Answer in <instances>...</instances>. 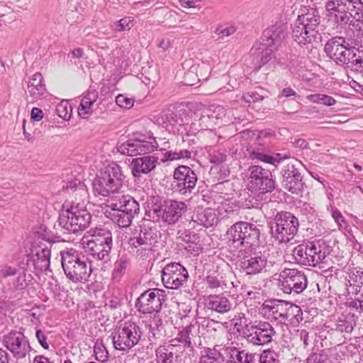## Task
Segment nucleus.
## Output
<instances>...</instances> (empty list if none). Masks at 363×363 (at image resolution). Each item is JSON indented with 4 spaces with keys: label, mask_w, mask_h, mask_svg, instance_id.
<instances>
[{
    "label": "nucleus",
    "mask_w": 363,
    "mask_h": 363,
    "mask_svg": "<svg viewBox=\"0 0 363 363\" xmlns=\"http://www.w3.org/2000/svg\"><path fill=\"white\" fill-rule=\"evenodd\" d=\"M62 266L68 279L75 284H85L89 281L92 269L77 251L69 249L60 252Z\"/></svg>",
    "instance_id": "f257e3e1"
},
{
    "label": "nucleus",
    "mask_w": 363,
    "mask_h": 363,
    "mask_svg": "<svg viewBox=\"0 0 363 363\" xmlns=\"http://www.w3.org/2000/svg\"><path fill=\"white\" fill-rule=\"evenodd\" d=\"M123 179L121 167L113 163L102 169L94 178L93 191L96 195L109 196L118 192L123 186Z\"/></svg>",
    "instance_id": "f03ea898"
},
{
    "label": "nucleus",
    "mask_w": 363,
    "mask_h": 363,
    "mask_svg": "<svg viewBox=\"0 0 363 363\" xmlns=\"http://www.w3.org/2000/svg\"><path fill=\"white\" fill-rule=\"evenodd\" d=\"M298 228V219L291 213H278L271 226L272 237L279 243H287L294 239Z\"/></svg>",
    "instance_id": "7ed1b4c3"
},
{
    "label": "nucleus",
    "mask_w": 363,
    "mask_h": 363,
    "mask_svg": "<svg viewBox=\"0 0 363 363\" xmlns=\"http://www.w3.org/2000/svg\"><path fill=\"white\" fill-rule=\"evenodd\" d=\"M156 140L152 135L145 136L134 133L133 138L118 145V151L124 155L133 157L152 152L157 148Z\"/></svg>",
    "instance_id": "20e7f679"
},
{
    "label": "nucleus",
    "mask_w": 363,
    "mask_h": 363,
    "mask_svg": "<svg viewBox=\"0 0 363 363\" xmlns=\"http://www.w3.org/2000/svg\"><path fill=\"white\" fill-rule=\"evenodd\" d=\"M91 221V216L86 209L72 206L62 210L59 217V224L68 232L77 233L86 228Z\"/></svg>",
    "instance_id": "39448f33"
},
{
    "label": "nucleus",
    "mask_w": 363,
    "mask_h": 363,
    "mask_svg": "<svg viewBox=\"0 0 363 363\" xmlns=\"http://www.w3.org/2000/svg\"><path fill=\"white\" fill-rule=\"evenodd\" d=\"M226 235L228 241L238 247L244 243L254 244L259 239V231L253 224L240 221L233 225Z\"/></svg>",
    "instance_id": "423d86ee"
},
{
    "label": "nucleus",
    "mask_w": 363,
    "mask_h": 363,
    "mask_svg": "<svg viewBox=\"0 0 363 363\" xmlns=\"http://www.w3.org/2000/svg\"><path fill=\"white\" fill-rule=\"evenodd\" d=\"M318 18L313 15L298 16L293 29V38L299 45L311 43L317 33Z\"/></svg>",
    "instance_id": "0eeeda50"
},
{
    "label": "nucleus",
    "mask_w": 363,
    "mask_h": 363,
    "mask_svg": "<svg viewBox=\"0 0 363 363\" xmlns=\"http://www.w3.org/2000/svg\"><path fill=\"white\" fill-rule=\"evenodd\" d=\"M142 335L140 327L133 322L125 323L118 328L113 337L114 347L118 350H126L136 345Z\"/></svg>",
    "instance_id": "6e6552de"
},
{
    "label": "nucleus",
    "mask_w": 363,
    "mask_h": 363,
    "mask_svg": "<svg viewBox=\"0 0 363 363\" xmlns=\"http://www.w3.org/2000/svg\"><path fill=\"white\" fill-rule=\"evenodd\" d=\"M278 285L286 294H299L307 287V279L297 269H285L279 275Z\"/></svg>",
    "instance_id": "1a4fd4ad"
},
{
    "label": "nucleus",
    "mask_w": 363,
    "mask_h": 363,
    "mask_svg": "<svg viewBox=\"0 0 363 363\" xmlns=\"http://www.w3.org/2000/svg\"><path fill=\"white\" fill-rule=\"evenodd\" d=\"M324 51L326 55L337 65H349V56L352 52V47L350 45L345 38L335 36L326 42Z\"/></svg>",
    "instance_id": "9d476101"
},
{
    "label": "nucleus",
    "mask_w": 363,
    "mask_h": 363,
    "mask_svg": "<svg viewBox=\"0 0 363 363\" xmlns=\"http://www.w3.org/2000/svg\"><path fill=\"white\" fill-rule=\"evenodd\" d=\"M189 273L182 264L176 262L167 264L162 272V281L166 288L178 289L186 283Z\"/></svg>",
    "instance_id": "9b49d317"
},
{
    "label": "nucleus",
    "mask_w": 363,
    "mask_h": 363,
    "mask_svg": "<svg viewBox=\"0 0 363 363\" xmlns=\"http://www.w3.org/2000/svg\"><path fill=\"white\" fill-rule=\"evenodd\" d=\"M166 299L164 291L158 289H149L142 294L138 299L137 307L143 313L159 311L162 302Z\"/></svg>",
    "instance_id": "f8f14e48"
},
{
    "label": "nucleus",
    "mask_w": 363,
    "mask_h": 363,
    "mask_svg": "<svg viewBox=\"0 0 363 363\" xmlns=\"http://www.w3.org/2000/svg\"><path fill=\"white\" fill-rule=\"evenodd\" d=\"M186 211V206L184 202L172 199L164 201L159 208L153 209V211L157 213L158 217L169 224L175 223Z\"/></svg>",
    "instance_id": "ddd939ff"
},
{
    "label": "nucleus",
    "mask_w": 363,
    "mask_h": 363,
    "mask_svg": "<svg viewBox=\"0 0 363 363\" xmlns=\"http://www.w3.org/2000/svg\"><path fill=\"white\" fill-rule=\"evenodd\" d=\"M173 179L176 183L177 191L182 194L191 192L197 182V177L194 172L185 165H180L175 169Z\"/></svg>",
    "instance_id": "4468645a"
},
{
    "label": "nucleus",
    "mask_w": 363,
    "mask_h": 363,
    "mask_svg": "<svg viewBox=\"0 0 363 363\" xmlns=\"http://www.w3.org/2000/svg\"><path fill=\"white\" fill-rule=\"evenodd\" d=\"M247 188L252 191L264 194L273 189L274 182L262 167L255 165L250 168Z\"/></svg>",
    "instance_id": "2eb2a0df"
},
{
    "label": "nucleus",
    "mask_w": 363,
    "mask_h": 363,
    "mask_svg": "<svg viewBox=\"0 0 363 363\" xmlns=\"http://www.w3.org/2000/svg\"><path fill=\"white\" fill-rule=\"evenodd\" d=\"M4 345L13 355L18 358L25 357L28 348V343L23 333L12 331L4 337Z\"/></svg>",
    "instance_id": "dca6fc26"
},
{
    "label": "nucleus",
    "mask_w": 363,
    "mask_h": 363,
    "mask_svg": "<svg viewBox=\"0 0 363 363\" xmlns=\"http://www.w3.org/2000/svg\"><path fill=\"white\" fill-rule=\"evenodd\" d=\"M326 15L335 22H346L350 16L354 17L352 10L347 6V0H330L325 6Z\"/></svg>",
    "instance_id": "f3484780"
},
{
    "label": "nucleus",
    "mask_w": 363,
    "mask_h": 363,
    "mask_svg": "<svg viewBox=\"0 0 363 363\" xmlns=\"http://www.w3.org/2000/svg\"><path fill=\"white\" fill-rule=\"evenodd\" d=\"M248 340L254 345H262L272 341L274 334V328L266 322L259 323L257 325H251L247 330Z\"/></svg>",
    "instance_id": "a211bd4d"
},
{
    "label": "nucleus",
    "mask_w": 363,
    "mask_h": 363,
    "mask_svg": "<svg viewBox=\"0 0 363 363\" xmlns=\"http://www.w3.org/2000/svg\"><path fill=\"white\" fill-rule=\"evenodd\" d=\"M106 207L118 208L120 211L131 216L133 218L139 211L138 202L129 196H122L118 199L111 197L107 200Z\"/></svg>",
    "instance_id": "6ab92c4d"
},
{
    "label": "nucleus",
    "mask_w": 363,
    "mask_h": 363,
    "mask_svg": "<svg viewBox=\"0 0 363 363\" xmlns=\"http://www.w3.org/2000/svg\"><path fill=\"white\" fill-rule=\"evenodd\" d=\"M157 164V157L154 156L135 158L130 164L132 174L134 177L140 176L141 174H147L154 169Z\"/></svg>",
    "instance_id": "aec40b11"
},
{
    "label": "nucleus",
    "mask_w": 363,
    "mask_h": 363,
    "mask_svg": "<svg viewBox=\"0 0 363 363\" xmlns=\"http://www.w3.org/2000/svg\"><path fill=\"white\" fill-rule=\"evenodd\" d=\"M101 208L106 217L111 218L120 227L125 228L130 225L133 217L120 211L118 208L106 207V202L103 204Z\"/></svg>",
    "instance_id": "412c9836"
},
{
    "label": "nucleus",
    "mask_w": 363,
    "mask_h": 363,
    "mask_svg": "<svg viewBox=\"0 0 363 363\" xmlns=\"http://www.w3.org/2000/svg\"><path fill=\"white\" fill-rule=\"evenodd\" d=\"M272 51L267 48L265 45H259L257 48H252L251 57L253 58V68L259 69L271 60Z\"/></svg>",
    "instance_id": "4be33fe9"
},
{
    "label": "nucleus",
    "mask_w": 363,
    "mask_h": 363,
    "mask_svg": "<svg viewBox=\"0 0 363 363\" xmlns=\"http://www.w3.org/2000/svg\"><path fill=\"white\" fill-rule=\"evenodd\" d=\"M93 235L98 252L99 251L100 255H104V257L111 249L112 237L111 232L106 230H99Z\"/></svg>",
    "instance_id": "5701e85b"
},
{
    "label": "nucleus",
    "mask_w": 363,
    "mask_h": 363,
    "mask_svg": "<svg viewBox=\"0 0 363 363\" xmlns=\"http://www.w3.org/2000/svg\"><path fill=\"white\" fill-rule=\"evenodd\" d=\"M28 92L33 99L40 98L45 91V85L43 84V77L40 72H36L30 78L28 86Z\"/></svg>",
    "instance_id": "b1692460"
},
{
    "label": "nucleus",
    "mask_w": 363,
    "mask_h": 363,
    "mask_svg": "<svg viewBox=\"0 0 363 363\" xmlns=\"http://www.w3.org/2000/svg\"><path fill=\"white\" fill-rule=\"evenodd\" d=\"M97 99V94L95 91L88 92L82 99L78 108V114L83 118H87L92 113V106Z\"/></svg>",
    "instance_id": "393cba45"
},
{
    "label": "nucleus",
    "mask_w": 363,
    "mask_h": 363,
    "mask_svg": "<svg viewBox=\"0 0 363 363\" xmlns=\"http://www.w3.org/2000/svg\"><path fill=\"white\" fill-rule=\"evenodd\" d=\"M243 268L248 274H256L261 273L264 269L267 260L262 257H251L243 263Z\"/></svg>",
    "instance_id": "a878e982"
},
{
    "label": "nucleus",
    "mask_w": 363,
    "mask_h": 363,
    "mask_svg": "<svg viewBox=\"0 0 363 363\" xmlns=\"http://www.w3.org/2000/svg\"><path fill=\"white\" fill-rule=\"evenodd\" d=\"M208 306L212 310L221 313H226L231 308V303L228 298L220 296H210Z\"/></svg>",
    "instance_id": "bb28decb"
},
{
    "label": "nucleus",
    "mask_w": 363,
    "mask_h": 363,
    "mask_svg": "<svg viewBox=\"0 0 363 363\" xmlns=\"http://www.w3.org/2000/svg\"><path fill=\"white\" fill-rule=\"evenodd\" d=\"M174 346L169 345L167 346L161 345L156 350L157 363H173L174 359Z\"/></svg>",
    "instance_id": "cd10ccee"
},
{
    "label": "nucleus",
    "mask_w": 363,
    "mask_h": 363,
    "mask_svg": "<svg viewBox=\"0 0 363 363\" xmlns=\"http://www.w3.org/2000/svg\"><path fill=\"white\" fill-rule=\"evenodd\" d=\"M306 99L313 104H322L327 106H333L336 103V100L333 97L322 94H310L306 96Z\"/></svg>",
    "instance_id": "c85d7f7f"
},
{
    "label": "nucleus",
    "mask_w": 363,
    "mask_h": 363,
    "mask_svg": "<svg viewBox=\"0 0 363 363\" xmlns=\"http://www.w3.org/2000/svg\"><path fill=\"white\" fill-rule=\"evenodd\" d=\"M191 157V152L188 150H169L164 153V161H174L181 159H189Z\"/></svg>",
    "instance_id": "c756f323"
},
{
    "label": "nucleus",
    "mask_w": 363,
    "mask_h": 363,
    "mask_svg": "<svg viewBox=\"0 0 363 363\" xmlns=\"http://www.w3.org/2000/svg\"><path fill=\"white\" fill-rule=\"evenodd\" d=\"M115 26L117 27L116 30L121 32V31H128L130 30L134 26V18L130 16H125L119 21H116Z\"/></svg>",
    "instance_id": "7c9ffc66"
},
{
    "label": "nucleus",
    "mask_w": 363,
    "mask_h": 363,
    "mask_svg": "<svg viewBox=\"0 0 363 363\" xmlns=\"http://www.w3.org/2000/svg\"><path fill=\"white\" fill-rule=\"evenodd\" d=\"M349 56L350 64L352 66L363 67V52L352 47V52Z\"/></svg>",
    "instance_id": "2f4dec72"
},
{
    "label": "nucleus",
    "mask_w": 363,
    "mask_h": 363,
    "mask_svg": "<svg viewBox=\"0 0 363 363\" xmlns=\"http://www.w3.org/2000/svg\"><path fill=\"white\" fill-rule=\"evenodd\" d=\"M306 246L307 247L306 259L308 262H318L321 259V255L318 253V248L313 242H310Z\"/></svg>",
    "instance_id": "473e14b6"
},
{
    "label": "nucleus",
    "mask_w": 363,
    "mask_h": 363,
    "mask_svg": "<svg viewBox=\"0 0 363 363\" xmlns=\"http://www.w3.org/2000/svg\"><path fill=\"white\" fill-rule=\"evenodd\" d=\"M285 308L286 311L284 315V320L291 321L299 313H301V308L296 305L286 303Z\"/></svg>",
    "instance_id": "72a5a7b5"
},
{
    "label": "nucleus",
    "mask_w": 363,
    "mask_h": 363,
    "mask_svg": "<svg viewBox=\"0 0 363 363\" xmlns=\"http://www.w3.org/2000/svg\"><path fill=\"white\" fill-rule=\"evenodd\" d=\"M116 103L121 108L130 109L134 105V99L123 94H119L116 98Z\"/></svg>",
    "instance_id": "f704fd0d"
},
{
    "label": "nucleus",
    "mask_w": 363,
    "mask_h": 363,
    "mask_svg": "<svg viewBox=\"0 0 363 363\" xmlns=\"http://www.w3.org/2000/svg\"><path fill=\"white\" fill-rule=\"evenodd\" d=\"M85 245V248H86L94 256L97 257L99 259H104V255H100L99 251L98 252V248L96 247V244H95V240L94 239V235H92L90 239H87L86 241L84 240L83 242Z\"/></svg>",
    "instance_id": "c9c22d12"
},
{
    "label": "nucleus",
    "mask_w": 363,
    "mask_h": 363,
    "mask_svg": "<svg viewBox=\"0 0 363 363\" xmlns=\"http://www.w3.org/2000/svg\"><path fill=\"white\" fill-rule=\"evenodd\" d=\"M235 327L237 328L238 332L243 331L245 328L248 330L249 324L247 318L245 317V314L239 313L236 321L234 323Z\"/></svg>",
    "instance_id": "e433bc0d"
},
{
    "label": "nucleus",
    "mask_w": 363,
    "mask_h": 363,
    "mask_svg": "<svg viewBox=\"0 0 363 363\" xmlns=\"http://www.w3.org/2000/svg\"><path fill=\"white\" fill-rule=\"evenodd\" d=\"M94 353L96 359L100 362H105L108 359V352L103 345H97L94 347Z\"/></svg>",
    "instance_id": "4c0bfd02"
},
{
    "label": "nucleus",
    "mask_w": 363,
    "mask_h": 363,
    "mask_svg": "<svg viewBox=\"0 0 363 363\" xmlns=\"http://www.w3.org/2000/svg\"><path fill=\"white\" fill-rule=\"evenodd\" d=\"M260 363H274L275 354L272 350H264L259 357Z\"/></svg>",
    "instance_id": "58836bf2"
},
{
    "label": "nucleus",
    "mask_w": 363,
    "mask_h": 363,
    "mask_svg": "<svg viewBox=\"0 0 363 363\" xmlns=\"http://www.w3.org/2000/svg\"><path fill=\"white\" fill-rule=\"evenodd\" d=\"M286 303L281 302L280 304H278L277 306H273L272 308V313L275 315L274 318L276 319L281 318L284 320V315L285 313L286 310Z\"/></svg>",
    "instance_id": "ea45409f"
},
{
    "label": "nucleus",
    "mask_w": 363,
    "mask_h": 363,
    "mask_svg": "<svg viewBox=\"0 0 363 363\" xmlns=\"http://www.w3.org/2000/svg\"><path fill=\"white\" fill-rule=\"evenodd\" d=\"M252 158H256L263 162L274 164V160L272 158V156H269L260 152H253L252 153Z\"/></svg>",
    "instance_id": "a19ab883"
},
{
    "label": "nucleus",
    "mask_w": 363,
    "mask_h": 363,
    "mask_svg": "<svg viewBox=\"0 0 363 363\" xmlns=\"http://www.w3.org/2000/svg\"><path fill=\"white\" fill-rule=\"evenodd\" d=\"M58 116L63 119H69L70 118V112L67 110V103H62L57 108Z\"/></svg>",
    "instance_id": "79ce46f5"
},
{
    "label": "nucleus",
    "mask_w": 363,
    "mask_h": 363,
    "mask_svg": "<svg viewBox=\"0 0 363 363\" xmlns=\"http://www.w3.org/2000/svg\"><path fill=\"white\" fill-rule=\"evenodd\" d=\"M307 247L305 245H299L294 250V255L299 258V260L306 259Z\"/></svg>",
    "instance_id": "37998d69"
},
{
    "label": "nucleus",
    "mask_w": 363,
    "mask_h": 363,
    "mask_svg": "<svg viewBox=\"0 0 363 363\" xmlns=\"http://www.w3.org/2000/svg\"><path fill=\"white\" fill-rule=\"evenodd\" d=\"M332 216L337 224L340 228H345L346 225V221L341 212L338 210H335L332 213Z\"/></svg>",
    "instance_id": "c03bdc74"
},
{
    "label": "nucleus",
    "mask_w": 363,
    "mask_h": 363,
    "mask_svg": "<svg viewBox=\"0 0 363 363\" xmlns=\"http://www.w3.org/2000/svg\"><path fill=\"white\" fill-rule=\"evenodd\" d=\"M230 355H235V360H230V363H243V358L245 359V355L242 352H240L237 350H230Z\"/></svg>",
    "instance_id": "a18cd8bd"
},
{
    "label": "nucleus",
    "mask_w": 363,
    "mask_h": 363,
    "mask_svg": "<svg viewBox=\"0 0 363 363\" xmlns=\"http://www.w3.org/2000/svg\"><path fill=\"white\" fill-rule=\"evenodd\" d=\"M235 32V28L234 26H228L225 28H218L216 29V33L218 35H220L222 36H229L233 34Z\"/></svg>",
    "instance_id": "49530a36"
},
{
    "label": "nucleus",
    "mask_w": 363,
    "mask_h": 363,
    "mask_svg": "<svg viewBox=\"0 0 363 363\" xmlns=\"http://www.w3.org/2000/svg\"><path fill=\"white\" fill-rule=\"evenodd\" d=\"M36 337L38 340V342L40 344V345L45 350H48L49 345L48 344L46 341V337L44 335V333L40 330H38L35 333Z\"/></svg>",
    "instance_id": "de8ad7c7"
},
{
    "label": "nucleus",
    "mask_w": 363,
    "mask_h": 363,
    "mask_svg": "<svg viewBox=\"0 0 363 363\" xmlns=\"http://www.w3.org/2000/svg\"><path fill=\"white\" fill-rule=\"evenodd\" d=\"M30 116L33 121H40L43 117V113L41 109L34 107L31 110Z\"/></svg>",
    "instance_id": "09e8293b"
},
{
    "label": "nucleus",
    "mask_w": 363,
    "mask_h": 363,
    "mask_svg": "<svg viewBox=\"0 0 363 363\" xmlns=\"http://www.w3.org/2000/svg\"><path fill=\"white\" fill-rule=\"evenodd\" d=\"M16 273V271L14 268H12L11 267H7L2 270L0 271V276L6 278L7 277H11L15 275Z\"/></svg>",
    "instance_id": "8fccbe9b"
},
{
    "label": "nucleus",
    "mask_w": 363,
    "mask_h": 363,
    "mask_svg": "<svg viewBox=\"0 0 363 363\" xmlns=\"http://www.w3.org/2000/svg\"><path fill=\"white\" fill-rule=\"evenodd\" d=\"M85 55L84 50L81 48H74L71 51V56L73 59H80Z\"/></svg>",
    "instance_id": "3c124183"
},
{
    "label": "nucleus",
    "mask_w": 363,
    "mask_h": 363,
    "mask_svg": "<svg viewBox=\"0 0 363 363\" xmlns=\"http://www.w3.org/2000/svg\"><path fill=\"white\" fill-rule=\"evenodd\" d=\"M295 95H296V91L294 89H292L291 88L288 87V88L284 89L281 91V92L279 96V97H289V96H295Z\"/></svg>",
    "instance_id": "603ef678"
},
{
    "label": "nucleus",
    "mask_w": 363,
    "mask_h": 363,
    "mask_svg": "<svg viewBox=\"0 0 363 363\" xmlns=\"http://www.w3.org/2000/svg\"><path fill=\"white\" fill-rule=\"evenodd\" d=\"M200 363H218L217 359L208 355H203L200 359Z\"/></svg>",
    "instance_id": "864d4df0"
},
{
    "label": "nucleus",
    "mask_w": 363,
    "mask_h": 363,
    "mask_svg": "<svg viewBox=\"0 0 363 363\" xmlns=\"http://www.w3.org/2000/svg\"><path fill=\"white\" fill-rule=\"evenodd\" d=\"M33 363H50L49 359L43 355H38L33 359Z\"/></svg>",
    "instance_id": "5fc2aeb1"
},
{
    "label": "nucleus",
    "mask_w": 363,
    "mask_h": 363,
    "mask_svg": "<svg viewBox=\"0 0 363 363\" xmlns=\"http://www.w3.org/2000/svg\"><path fill=\"white\" fill-rule=\"evenodd\" d=\"M0 363H9L7 353L0 348Z\"/></svg>",
    "instance_id": "6e6d98bb"
},
{
    "label": "nucleus",
    "mask_w": 363,
    "mask_h": 363,
    "mask_svg": "<svg viewBox=\"0 0 363 363\" xmlns=\"http://www.w3.org/2000/svg\"><path fill=\"white\" fill-rule=\"evenodd\" d=\"M272 158L274 160V164H275L276 162L279 163L282 160L288 158V157L286 155L282 156L281 154H280V153H277L275 155V156H272Z\"/></svg>",
    "instance_id": "4d7b16f0"
},
{
    "label": "nucleus",
    "mask_w": 363,
    "mask_h": 363,
    "mask_svg": "<svg viewBox=\"0 0 363 363\" xmlns=\"http://www.w3.org/2000/svg\"><path fill=\"white\" fill-rule=\"evenodd\" d=\"M24 138L29 143H33L34 139L33 137L27 131H23Z\"/></svg>",
    "instance_id": "13d9d810"
},
{
    "label": "nucleus",
    "mask_w": 363,
    "mask_h": 363,
    "mask_svg": "<svg viewBox=\"0 0 363 363\" xmlns=\"http://www.w3.org/2000/svg\"><path fill=\"white\" fill-rule=\"evenodd\" d=\"M182 4H185L188 7H191L194 4V0H179Z\"/></svg>",
    "instance_id": "bf43d9fd"
},
{
    "label": "nucleus",
    "mask_w": 363,
    "mask_h": 363,
    "mask_svg": "<svg viewBox=\"0 0 363 363\" xmlns=\"http://www.w3.org/2000/svg\"><path fill=\"white\" fill-rule=\"evenodd\" d=\"M285 188L292 193L296 191V189L291 185V182H287L285 184Z\"/></svg>",
    "instance_id": "052dcab7"
},
{
    "label": "nucleus",
    "mask_w": 363,
    "mask_h": 363,
    "mask_svg": "<svg viewBox=\"0 0 363 363\" xmlns=\"http://www.w3.org/2000/svg\"><path fill=\"white\" fill-rule=\"evenodd\" d=\"M359 301H354L351 302L350 304V306L358 309L359 308V306H358V302Z\"/></svg>",
    "instance_id": "680f3d73"
},
{
    "label": "nucleus",
    "mask_w": 363,
    "mask_h": 363,
    "mask_svg": "<svg viewBox=\"0 0 363 363\" xmlns=\"http://www.w3.org/2000/svg\"><path fill=\"white\" fill-rule=\"evenodd\" d=\"M76 187H77V184H74V185L72 186V183H70L69 185L67 184V186H66L67 190L70 188L72 191L73 190V189H75Z\"/></svg>",
    "instance_id": "e2e57ef3"
},
{
    "label": "nucleus",
    "mask_w": 363,
    "mask_h": 363,
    "mask_svg": "<svg viewBox=\"0 0 363 363\" xmlns=\"http://www.w3.org/2000/svg\"><path fill=\"white\" fill-rule=\"evenodd\" d=\"M359 308L361 311H363V301L358 302Z\"/></svg>",
    "instance_id": "0e129e2a"
},
{
    "label": "nucleus",
    "mask_w": 363,
    "mask_h": 363,
    "mask_svg": "<svg viewBox=\"0 0 363 363\" xmlns=\"http://www.w3.org/2000/svg\"><path fill=\"white\" fill-rule=\"evenodd\" d=\"M354 167L358 171H361L362 170V167L360 165H359L358 164H354Z\"/></svg>",
    "instance_id": "69168bd1"
},
{
    "label": "nucleus",
    "mask_w": 363,
    "mask_h": 363,
    "mask_svg": "<svg viewBox=\"0 0 363 363\" xmlns=\"http://www.w3.org/2000/svg\"><path fill=\"white\" fill-rule=\"evenodd\" d=\"M26 121L24 119L23 121V131H27L26 130Z\"/></svg>",
    "instance_id": "338daca9"
},
{
    "label": "nucleus",
    "mask_w": 363,
    "mask_h": 363,
    "mask_svg": "<svg viewBox=\"0 0 363 363\" xmlns=\"http://www.w3.org/2000/svg\"><path fill=\"white\" fill-rule=\"evenodd\" d=\"M363 193V185L357 187Z\"/></svg>",
    "instance_id": "774afa93"
}]
</instances>
